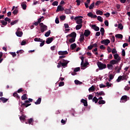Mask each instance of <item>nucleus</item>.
Instances as JSON below:
<instances>
[{"label":"nucleus","mask_w":130,"mask_h":130,"mask_svg":"<svg viewBox=\"0 0 130 130\" xmlns=\"http://www.w3.org/2000/svg\"><path fill=\"white\" fill-rule=\"evenodd\" d=\"M97 66L100 70H104L107 67L106 64H104L100 61L97 62Z\"/></svg>","instance_id":"obj_1"},{"label":"nucleus","mask_w":130,"mask_h":130,"mask_svg":"<svg viewBox=\"0 0 130 130\" xmlns=\"http://www.w3.org/2000/svg\"><path fill=\"white\" fill-rule=\"evenodd\" d=\"M39 25L40 26L41 32L42 33H44L45 31L47 30V26L43 24V23H41Z\"/></svg>","instance_id":"obj_2"},{"label":"nucleus","mask_w":130,"mask_h":130,"mask_svg":"<svg viewBox=\"0 0 130 130\" xmlns=\"http://www.w3.org/2000/svg\"><path fill=\"white\" fill-rule=\"evenodd\" d=\"M26 103H30V101H25L24 103L20 102L21 107H28L31 105V104H26Z\"/></svg>","instance_id":"obj_3"},{"label":"nucleus","mask_w":130,"mask_h":130,"mask_svg":"<svg viewBox=\"0 0 130 130\" xmlns=\"http://www.w3.org/2000/svg\"><path fill=\"white\" fill-rule=\"evenodd\" d=\"M121 58H119L117 60H111L110 61V64L114 65V64H117L119 63V61H120Z\"/></svg>","instance_id":"obj_4"},{"label":"nucleus","mask_w":130,"mask_h":130,"mask_svg":"<svg viewBox=\"0 0 130 130\" xmlns=\"http://www.w3.org/2000/svg\"><path fill=\"white\" fill-rule=\"evenodd\" d=\"M53 38H54V37L48 38L46 41V43L47 44H50L53 41Z\"/></svg>","instance_id":"obj_5"},{"label":"nucleus","mask_w":130,"mask_h":130,"mask_svg":"<svg viewBox=\"0 0 130 130\" xmlns=\"http://www.w3.org/2000/svg\"><path fill=\"white\" fill-rule=\"evenodd\" d=\"M62 61L63 62H61V61H60V63L61 64L63 68H64V67H67V66H68V63H69V62H68L66 60L62 59Z\"/></svg>","instance_id":"obj_6"},{"label":"nucleus","mask_w":130,"mask_h":130,"mask_svg":"<svg viewBox=\"0 0 130 130\" xmlns=\"http://www.w3.org/2000/svg\"><path fill=\"white\" fill-rule=\"evenodd\" d=\"M101 43L102 44H105V45H108L110 43V40L108 39L104 40L101 42Z\"/></svg>","instance_id":"obj_7"},{"label":"nucleus","mask_w":130,"mask_h":130,"mask_svg":"<svg viewBox=\"0 0 130 130\" xmlns=\"http://www.w3.org/2000/svg\"><path fill=\"white\" fill-rule=\"evenodd\" d=\"M19 30H20V28H18L17 31L16 32V35L18 37H22V36H23V31H20Z\"/></svg>","instance_id":"obj_8"},{"label":"nucleus","mask_w":130,"mask_h":130,"mask_svg":"<svg viewBox=\"0 0 130 130\" xmlns=\"http://www.w3.org/2000/svg\"><path fill=\"white\" fill-rule=\"evenodd\" d=\"M68 37H72V38H76V37H77V34L75 32H73L71 34H69L67 36V38H68Z\"/></svg>","instance_id":"obj_9"},{"label":"nucleus","mask_w":130,"mask_h":130,"mask_svg":"<svg viewBox=\"0 0 130 130\" xmlns=\"http://www.w3.org/2000/svg\"><path fill=\"white\" fill-rule=\"evenodd\" d=\"M58 54H59V55H67V54H69V52H68V51H59L58 52Z\"/></svg>","instance_id":"obj_10"},{"label":"nucleus","mask_w":130,"mask_h":130,"mask_svg":"<svg viewBox=\"0 0 130 130\" xmlns=\"http://www.w3.org/2000/svg\"><path fill=\"white\" fill-rule=\"evenodd\" d=\"M95 96L96 97H99V96H105V93H104V91H102L101 92H97L95 94Z\"/></svg>","instance_id":"obj_11"},{"label":"nucleus","mask_w":130,"mask_h":130,"mask_svg":"<svg viewBox=\"0 0 130 130\" xmlns=\"http://www.w3.org/2000/svg\"><path fill=\"white\" fill-rule=\"evenodd\" d=\"M90 34L91 31H90V30L88 29H85L83 35L86 37H88Z\"/></svg>","instance_id":"obj_12"},{"label":"nucleus","mask_w":130,"mask_h":130,"mask_svg":"<svg viewBox=\"0 0 130 130\" xmlns=\"http://www.w3.org/2000/svg\"><path fill=\"white\" fill-rule=\"evenodd\" d=\"M87 16L88 17H90V18H93V19H96V18H97V15H93V13H92V12H89L87 14Z\"/></svg>","instance_id":"obj_13"},{"label":"nucleus","mask_w":130,"mask_h":130,"mask_svg":"<svg viewBox=\"0 0 130 130\" xmlns=\"http://www.w3.org/2000/svg\"><path fill=\"white\" fill-rule=\"evenodd\" d=\"M91 28H92V29H94V31H99V30H100L99 27L96 26V24L91 25Z\"/></svg>","instance_id":"obj_14"},{"label":"nucleus","mask_w":130,"mask_h":130,"mask_svg":"<svg viewBox=\"0 0 130 130\" xmlns=\"http://www.w3.org/2000/svg\"><path fill=\"white\" fill-rule=\"evenodd\" d=\"M121 100H123L125 102H126L127 100H129V98H128L127 95H123L121 98Z\"/></svg>","instance_id":"obj_15"},{"label":"nucleus","mask_w":130,"mask_h":130,"mask_svg":"<svg viewBox=\"0 0 130 130\" xmlns=\"http://www.w3.org/2000/svg\"><path fill=\"white\" fill-rule=\"evenodd\" d=\"M81 103H83V105L84 106H85V107H87V106H88V102H87V100L82 99L81 100Z\"/></svg>","instance_id":"obj_16"},{"label":"nucleus","mask_w":130,"mask_h":130,"mask_svg":"<svg viewBox=\"0 0 130 130\" xmlns=\"http://www.w3.org/2000/svg\"><path fill=\"white\" fill-rule=\"evenodd\" d=\"M27 3L26 2H23L21 3V7L23 9V10H26L27 9Z\"/></svg>","instance_id":"obj_17"},{"label":"nucleus","mask_w":130,"mask_h":130,"mask_svg":"<svg viewBox=\"0 0 130 130\" xmlns=\"http://www.w3.org/2000/svg\"><path fill=\"white\" fill-rule=\"evenodd\" d=\"M64 9H63V8L61 7V6H58L57 10L56 11V13H58V12H61L62 11H63Z\"/></svg>","instance_id":"obj_18"},{"label":"nucleus","mask_w":130,"mask_h":130,"mask_svg":"<svg viewBox=\"0 0 130 130\" xmlns=\"http://www.w3.org/2000/svg\"><path fill=\"white\" fill-rule=\"evenodd\" d=\"M33 121H34L33 118H30L28 120L27 122H25V123L26 124H28H28H31V125H33Z\"/></svg>","instance_id":"obj_19"},{"label":"nucleus","mask_w":130,"mask_h":130,"mask_svg":"<svg viewBox=\"0 0 130 130\" xmlns=\"http://www.w3.org/2000/svg\"><path fill=\"white\" fill-rule=\"evenodd\" d=\"M90 2H91V0H87L86 2L84 3L85 8L86 9H88V8H89V5H89Z\"/></svg>","instance_id":"obj_20"},{"label":"nucleus","mask_w":130,"mask_h":130,"mask_svg":"<svg viewBox=\"0 0 130 130\" xmlns=\"http://www.w3.org/2000/svg\"><path fill=\"white\" fill-rule=\"evenodd\" d=\"M41 103V98H39L36 102H35L36 105H38Z\"/></svg>","instance_id":"obj_21"},{"label":"nucleus","mask_w":130,"mask_h":130,"mask_svg":"<svg viewBox=\"0 0 130 130\" xmlns=\"http://www.w3.org/2000/svg\"><path fill=\"white\" fill-rule=\"evenodd\" d=\"M9 99H6L5 98H0V101L3 102V103H6V102H8Z\"/></svg>","instance_id":"obj_22"},{"label":"nucleus","mask_w":130,"mask_h":130,"mask_svg":"<svg viewBox=\"0 0 130 130\" xmlns=\"http://www.w3.org/2000/svg\"><path fill=\"white\" fill-rule=\"evenodd\" d=\"M83 23V19H78L76 21V23L78 24V25H82V23Z\"/></svg>","instance_id":"obj_23"},{"label":"nucleus","mask_w":130,"mask_h":130,"mask_svg":"<svg viewBox=\"0 0 130 130\" xmlns=\"http://www.w3.org/2000/svg\"><path fill=\"white\" fill-rule=\"evenodd\" d=\"M116 38H118V39H122L123 38V36L121 34H117L115 35Z\"/></svg>","instance_id":"obj_24"},{"label":"nucleus","mask_w":130,"mask_h":130,"mask_svg":"<svg viewBox=\"0 0 130 130\" xmlns=\"http://www.w3.org/2000/svg\"><path fill=\"white\" fill-rule=\"evenodd\" d=\"M85 40V37H84V35H81L80 38L79 39L80 42H84Z\"/></svg>","instance_id":"obj_25"},{"label":"nucleus","mask_w":130,"mask_h":130,"mask_svg":"<svg viewBox=\"0 0 130 130\" xmlns=\"http://www.w3.org/2000/svg\"><path fill=\"white\" fill-rule=\"evenodd\" d=\"M19 13V10H18V7H16L15 9L13 11L12 14L13 15H17Z\"/></svg>","instance_id":"obj_26"},{"label":"nucleus","mask_w":130,"mask_h":130,"mask_svg":"<svg viewBox=\"0 0 130 130\" xmlns=\"http://www.w3.org/2000/svg\"><path fill=\"white\" fill-rule=\"evenodd\" d=\"M76 47H77V44H76V43L72 44L70 46V48L72 50H74Z\"/></svg>","instance_id":"obj_27"},{"label":"nucleus","mask_w":130,"mask_h":130,"mask_svg":"<svg viewBox=\"0 0 130 130\" xmlns=\"http://www.w3.org/2000/svg\"><path fill=\"white\" fill-rule=\"evenodd\" d=\"M114 57L116 60H117L118 58H120V57H119V55H118V54L117 53L114 54Z\"/></svg>","instance_id":"obj_28"},{"label":"nucleus","mask_w":130,"mask_h":130,"mask_svg":"<svg viewBox=\"0 0 130 130\" xmlns=\"http://www.w3.org/2000/svg\"><path fill=\"white\" fill-rule=\"evenodd\" d=\"M28 98H27V94H24L23 95L21 96V100H27Z\"/></svg>","instance_id":"obj_29"},{"label":"nucleus","mask_w":130,"mask_h":130,"mask_svg":"<svg viewBox=\"0 0 130 130\" xmlns=\"http://www.w3.org/2000/svg\"><path fill=\"white\" fill-rule=\"evenodd\" d=\"M88 91L89 92H94V91H95V87H94L93 85H92L91 87H90L89 89H88Z\"/></svg>","instance_id":"obj_30"},{"label":"nucleus","mask_w":130,"mask_h":130,"mask_svg":"<svg viewBox=\"0 0 130 130\" xmlns=\"http://www.w3.org/2000/svg\"><path fill=\"white\" fill-rule=\"evenodd\" d=\"M64 12L65 14H67V15L72 14V11H71V9H66Z\"/></svg>","instance_id":"obj_31"},{"label":"nucleus","mask_w":130,"mask_h":130,"mask_svg":"<svg viewBox=\"0 0 130 130\" xmlns=\"http://www.w3.org/2000/svg\"><path fill=\"white\" fill-rule=\"evenodd\" d=\"M82 27H83V24H78V25H76V29L80 30V29H81V28H82Z\"/></svg>","instance_id":"obj_32"},{"label":"nucleus","mask_w":130,"mask_h":130,"mask_svg":"<svg viewBox=\"0 0 130 130\" xmlns=\"http://www.w3.org/2000/svg\"><path fill=\"white\" fill-rule=\"evenodd\" d=\"M35 41H36V42H42V41L43 40L41 39V38H36L34 39Z\"/></svg>","instance_id":"obj_33"},{"label":"nucleus","mask_w":130,"mask_h":130,"mask_svg":"<svg viewBox=\"0 0 130 130\" xmlns=\"http://www.w3.org/2000/svg\"><path fill=\"white\" fill-rule=\"evenodd\" d=\"M0 22L2 23L3 26H7L8 25V22L5 21V20H0Z\"/></svg>","instance_id":"obj_34"},{"label":"nucleus","mask_w":130,"mask_h":130,"mask_svg":"<svg viewBox=\"0 0 130 130\" xmlns=\"http://www.w3.org/2000/svg\"><path fill=\"white\" fill-rule=\"evenodd\" d=\"M69 41L70 43H74V42L76 41V38H72L71 39H69Z\"/></svg>","instance_id":"obj_35"},{"label":"nucleus","mask_w":130,"mask_h":130,"mask_svg":"<svg viewBox=\"0 0 130 130\" xmlns=\"http://www.w3.org/2000/svg\"><path fill=\"white\" fill-rule=\"evenodd\" d=\"M94 7H95V3L93 2L89 7V10H92Z\"/></svg>","instance_id":"obj_36"},{"label":"nucleus","mask_w":130,"mask_h":130,"mask_svg":"<svg viewBox=\"0 0 130 130\" xmlns=\"http://www.w3.org/2000/svg\"><path fill=\"white\" fill-rule=\"evenodd\" d=\"M96 15H100V16H102V15H103V12H102V11L98 10L96 12Z\"/></svg>","instance_id":"obj_37"},{"label":"nucleus","mask_w":130,"mask_h":130,"mask_svg":"<svg viewBox=\"0 0 130 130\" xmlns=\"http://www.w3.org/2000/svg\"><path fill=\"white\" fill-rule=\"evenodd\" d=\"M80 58L81 59V66H82V67H83V66H84V64L85 63H84V56L80 57Z\"/></svg>","instance_id":"obj_38"},{"label":"nucleus","mask_w":130,"mask_h":130,"mask_svg":"<svg viewBox=\"0 0 130 130\" xmlns=\"http://www.w3.org/2000/svg\"><path fill=\"white\" fill-rule=\"evenodd\" d=\"M51 33V31H50V30H49L47 32H46V34H45V36L46 37H49Z\"/></svg>","instance_id":"obj_39"},{"label":"nucleus","mask_w":130,"mask_h":130,"mask_svg":"<svg viewBox=\"0 0 130 130\" xmlns=\"http://www.w3.org/2000/svg\"><path fill=\"white\" fill-rule=\"evenodd\" d=\"M18 22H19V20H15L13 21H12L10 24L12 26H13V25H15V24H17Z\"/></svg>","instance_id":"obj_40"},{"label":"nucleus","mask_w":130,"mask_h":130,"mask_svg":"<svg viewBox=\"0 0 130 130\" xmlns=\"http://www.w3.org/2000/svg\"><path fill=\"white\" fill-rule=\"evenodd\" d=\"M13 95L14 97H16V98H17V99H20V96L18 95V93L17 92H14Z\"/></svg>","instance_id":"obj_41"},{"label":"nucleus","mask_w":130,"mask_h":130,"mask_svg":"<svg viewBox=\"0 0 130 130\" xmlns=\"http://www.w3.org/2000/svg\"><path fill=\"white\" fill-rule=\"evenodd\" d=\"M107 67L109 70H112V68H113V65H112L111 64H108L107 65Z\"/></svg>","instance_id":"obj_42"},{"label":"nucleus","mask_w":130,"mask_h":130,"mask_svg":"<svg viewBox=\"0 0 130 130\" xmlns=\"http://www.w3.org/2000/svg\"><path fill=\"white\" fill-rule=\"evenodd\" d=\"M106 102L104 100H100L99 101L98 104L100 105L101 104H105Z\"/></svg>","instance_id":"obj_43"},{"label":"nucleus","mask_w":130,"mask_h":130,"mask_svg":"<svg viewBox=\"0 0 130 130\" xmlns=\"http://www.w3.org/2000/svg\"><path fill=\"white\" fill-rule=\"evenodd\" d=\"M121 80H122V76H120L118 77L117 79L116 80V81L118 83H119V82H120V81H121Z\"/></svg>","instance_id":"obj_44"},{"label":"nucleus","mask_w":130,"mask_h":130,"mask_svg":"<svg viewBox=\"0 0 130 130\" xmlns=\"http://www.w3.org/2000/svg\"><path fill=\"white\" fill-rule=\"evenodd\" d=\"M75 83L76 84V85H81L82 84V82H80V81L78 80H75Z\"/></svg>","instance_id":"obj_45"},{"label":"nucleus","mask_w":130,"mask_h":130,"mask_svg":"<svg viewBox=\"0 0 130 130\" xmlns=\"http://www.w3.org/2000/svg\"><path fill=\"white\" fill-rule=\"evenodd\" d=\"M98 20L100 22H103V18H102V17L99 16H98Z\"/></svg>","instance_id":"obj_46"},{"label":"nucleus","mask_w":130,"mask_h":130,"mask_svg":"<svg viewBox=\"0 0 130 130\" xmlns=\"http://www.w3.org/2000/svg\"><path fill=\"white\" fill-rule=\"evenodd\" d=\"M92 102H95V103H97L98 102V99L96 96H94L92 99Z\"/></svg>","instance_id":"obj_47"},{"label":"nucleus","mask_w":130,"mask_h":130,"mask_svg":"<svg viewBox=\"0 0 130 130\" xmlns=\"http://www.w3.org/2000/svg\"><path fill=\"white\" fill-rule=\"evenodd\" d=\"M118 29H120V30H122L123 29V26H122L121 23H120L118 25Z\"/></svg>","instance_id":"obj_48"},{"label":"nucleus","mask_w":130,"mask_h":130,"mask_svg":"<svg viewBox=\"0 0 130 130\" xmlns=\"http://www.w3.org/2000/svg\"><path fill=\"white\" fill-rule=\"evenodd\" d=\"M60 19L61 21H64V20H66V16L64 15L60 16Z\"/></svg>","instance_id":"obj_49"},{"label":"nucleus","mask_w":130,"mask_h":130,"mask_svg":"<svg viewBox=\"0 0 130 130\" xmlns=\"http://www.w3.org/2000/svg\"><path fill=\"white\" fill-rule=\"evenodd\" d=\"M10 54L12 55L13 57H15V56H17V54L16 52H10Z\"/></svg>","instance_id":"obj_50"},{"label":"nucleus","mask_w":130,"mask_h":130,"mask_svg":"<svg viewBox=\"0 0 130 130\" xmlns=\"http://www.w3.org/2000/svg\"><path fill=\"white\" fill-rule=\"evenodd\" d=\"M112 53H113V54H115V53H117V51H116V49L115 48H113L112 51Z\"/></svg>","instance_id":"obj_51"},{"label":"nucleus","mask_w":130,"mask_h":130,"mask_svg":"<svg viewBox=\"0 0 130 130\" xmlns=\"http://www.w3.org/2000/svg\"><path fill=\"white\" fill-rule=\"evenodd\" d=\"M26 116L22 115L19 117L20 120H25Z\"/></svg>","instance_id":"obj_52"},{"label":"nucleus","mask_w":130,"mask_h":130,"mask_svg":"<svg viewBox=\"0 0 130 130\" xmlns=\"http://www.w3.org/2000/svg\"><path fill=\"white\" fill-rule=\"evenodd\" d=\"M5 21L6 22H8V23H11V18H9V17H6L5 19Z\"/></svg>","instance_id":"obj_53"},{"label":"nucleus","mask_w":130,"mask_h":130,"mask_svg":"<svg viewBox=\"0 0 130 130\" xmlns=\"http://www.w3.org/2000/svg\"><path fill=\"white\" fill-rule=\"evenodd\" d=\"M80 70V67H77L74 69V72H75V73H77V72H79Z\"/></svg>","instance_id":"obj_54"},{"label":"nucleus","mask_w":130,"mask_h":130,"mask_svg":"<svg viewBox=\"0 0 130 130\" xmlns=\"http://www.w3.org/2000/svg\"><path fill=\"white\" fill-rule=\"evenodd\" d=\"M110 80H109V82H110L111 80H113V78H114V76L112 74H110L109 75Z\"/></svg>","instance_id":"obj_55"},{"label":"nucleus","mask_w":130,"mask_h":130,"mask_svg":"<svg viewBox=\"0 0 130 130\" xmlns=\"http://www.w3.org/2000/svg\"><path fill=\"white\" fill-rule=\"evenodd\" d=\"M127 78H128V77L127 76V75H123L122 76V80H126V79H127Z\"/></svg>","instance_id":"obj_56"},{"label":"nucleus","mask_w":130,"mask_h":130,"mask_svg":"<svg viewBox=\"0 0 130 130\" xmlns=\"http://www.w3.org/2000/svg\"><path fill=\"white\" fill-rule=\"evenodd\" d=\"M52 5V6H58V2L54 1Z\"/></svg>","instance_id":"obj_57"},{"label":"nucleus","mask_w":130,"mask_h":130,"mask_svg":"<svg viewBox=\"0 0 130 130\" xmlns=\"http://www.w3.org/2000/svg\"><path fill=\"white\" fill-rule=\"evenodd\" d=\"M111 41L112 42H115V37L114 36H113L111 39Z\"/></svg>","instance_id":"obj_58"},{"label":"nucleus","mask_w":130,"mask_h":130,"mask_svg":"<svg viewBox=\"0 0 130 130\" xmlns=\"http://www.w3.org/2000/svg\"><path fill=\"white\" fill-rule=\"evenodd\" d=\"M62 86H64V82H60L59 84V87H62Z\"/></svg>","instance_id":"obj_59"},{"label":"nucleus","mask_w":130,"mask_h":130,"mask_svg":"<svg viewBox=\"0 0 130 130\" xmlns=\"http://www.w3.org/2000/svg\"><path fill=\"white\" fill-rule=\"evenodd\" d=\"M107 50H108V53H110V52H111V51H112L111 48H110V47H108L107 48Z\"/></svg>","instance_id":"obj_60"},{"label":"nucleus","mask_w":130,"mask_h":130,"mask_svg":"<svg viewBox=\"0 0 130 130\" xmlns=\"http://www.w3.org/2000/svg\"><path fill=\"white\" fill-rule=\"evenodd\" d=\"M77 6H80L81 5V0H76Z\"/></svg>","instance_id":"obj_61"},{"label":"nucleus","mask_w":130,"mask_h":130,"mask_svg":"<svg viewBox=\"0 0 130 130\" xmlns=\"http://www.w3.org/2000/svg\"><path fill=\"white\" fill-rule=\"evenodd\" d=\"M100 4H101V1H98L95 3V6H99V5H100Z\"/></svg>","instance_id":"obj_62"},{"label":"nucleus","mask_w":130,"mask_h":130,"mask_svg":"<svg viewBox=\"0 0 130 130\" xmlns=\"http://www.w3.org/2000/svg\"><path fill=\"white\" fill-rule=\"evenodd\" d=\"M122 56H125V51L124 50V49H123L122 50Z\"/></svg>","instance_id":"obj_63"},{"label":"nucleus","mask_w":130,"mask_h":130,"mask_svg":"<svg viewBox=\"0 0 130 130\" xmlns=\"http://www.w3.org/2000/svg\"><path fill=\"white\" fill-rule=\"evenodd\" d=\"M105 25H106V26H109V22H108V20H105Z\"/></svg>","instance_id":"obj_64"}]
</instances>
